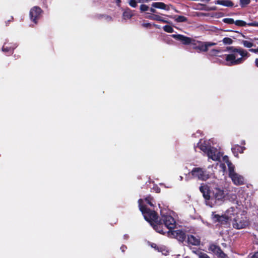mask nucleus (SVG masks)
I'll return each mask as SVG.
<instances>
[{"label": "nucleus", "instance_id": "a19ab883", "mask_svg": "<svg viewBox=\"0 0 258 258\" xmlns=\"http://www.w3.org/2000/svg\"><path fill=\"white\" fill-rule=\"evenodd\" d=\"M115 2L118 6H119L120 3H121L120 0H115Z\"/></svg>", "mask_w": 258, "mask_h": 258}, {"label": "nucleus", "instance_id": "c03bdc74", "mask_svg": "<svg viewBox=\"0 0 258 258\" xmlns=\"http://www.w3.org/2000/svg\"><path fill=\"white\" fill-rule=\"evenodd\" d=\"M143 26H144V27H148V26H150V23L144 24H143Z\"/></svg>", "mask_w": 258, "mask_h": 258}, {"label": "nucleus", "instance_id": "9d476101", "mask_svg": "<svg viewBox=\"0 0 258 258\" xmlns=\"http://www.w3.org/2000/svg\"><path fill=\"white\" fill-rule=\"evenodd\" d=\"M209 158L214 161H218L220 159L221 154L220 153L214 148H210L207 152Z\"/></svg>", "mask_w": 258, "mask_h": 258}, {"label": "nucleus", "instance_id": "cd10ccee", "mask_svg": "<svg viewBox=\"0 0 258 258\" xmlns=\"http://www.w3.org/2000/svg\"><path fill=\"white\" fill-rule=\"evenodd\" d=\"M163 29L165 31L168 32V33H172L173 32V28L169 25H166L164 26Z\"/></svg>", "mask_w": 258, "mask_h": 258}, {"label": "nucleus", "instance_id": "ea45409f", "mask_svg": "<svg viewBox=\"0 0 258 258\" xmlns=\"http://www.w3.org/2000/svg\"><path fill=\"white\" fill-rule=\"evenodd\" d=\"M149 10L150 11L152 12V13H155L156 12V10L153 8H149Z\"/></svg>", "mask_w": 258, "mask_h": 258}, {"label": "nucleus", "instance_id": "58836bf2", "mask_svg": "<svg viewBox=\"0 0 258 258\" xmlns=\"http://www.w3.org/2000/svg\"><path fill=\"white\" fill-rule=\"evenodd\" d=\"M220 167L223 168V171H225L226 170V167L225 166V164H221Z\"/></svg>", "mask_w": 258, "mask_h": 258}, {"label": "nucleus", "instance_id": "f03ea898", "mask_svg": "<svg viewBox=\"0 0 258 258\" xmlns=\"http://www.w3.org/2000/svg\"><path fill=\"white\" fill-rule=\"evenodd\" d=\"M206 205L210 207L222 205L225 201L226 194L223 189L215 184L202 185L200 188Z\"/></svg>", "mask_w": 258, "mask_h": 258}, {"label": "nucleus", "instance_id": "72a5a7b5", "mask_svg": "<svg viewBox=\"0 0 258 258\" xmlns=\"http://www.w3.org/2000/svg\"><path fill=\"white\" fill-rule=\"evenodd\" d=\"M147 203H148V204H149L150 206H153V204L150 201V198L148 197V198H147L145 199L144 200Z\"/></svg>", "mask_w": 258, "mask_h": 258}, {"label": "nucleus", "instance_id": "6ab92c4d", "mask_svg": "<svg viewBox=\"0 0 258 258\" xmlns=\"http://www.w3.org/2000/svg\"><path fill=\"white\" fill-rule=\"evenodd\" d=\"M138 3H142L141 0H130L128 4L130 6L133 8H136Z\"/></svg>", "mask_w": 258, "mask_h": 258}, {"label": "nucleus", "instance_id": "7c9ffc66", "mask_svg": "<svg viewBox=\"0 0 258 258\" xmlns=\"http://www.w3.org/2000/svg\"><path fill=\"white\" fill-rule=\"evenodd\" d=\"M234 23L236 25L239 26H245L246 24V23L244 21H242V20H237L235 22L234 21Z\"/></svg>", "mask_w": 258, "mask_h": 258}, {"label": "nucleus", "instance_id": "a211bd4d", "mask_svg": "<svg viewBox=\"0 0 258 258\" xmlns=\"http://www.w3.org/2000/svg\"><path fill=\"white\" fill-rule=\"evenodd\" d=\"M133 16L132 11L129 9H126L123 13V18L124 19H130Z\"/></svg>", "mask_w": 258, "mask_h": 258}, {"label": "nucleus", "instance_id": "37998d69", "mask_svg": "<svg viewBox=\"0 0 258 258\" xmlns=\"http://www.w3.org/2000/svg\"><path fill=\"white\" fill-rule=\"evenodd\" d=\"M255 66L258 67V58H256L255 60Z\"/></svg>", "mask_w": 258, "mask_h": 258}, {"label": "nucleus", "instance_id": "f8f14e48", "mask_svg": "<svg viewBox=\"0 0 258 258\" xmlns=\"http://www.w3.org/2000/svg\"><path fill=\"white\" fill-rule=\"evenodd\" d=\"M177 40L180 41L183 44L187 45L191 43L192 39L180 34H173L171 36Z\"/></svg>", "mask_w": 258, "mask_h": 258}, {"label": "nucleus", "instance_id": "7ed1b4c3", "mask_svg": "<svg viewBox=\"0 0 258 258\" xmlns=\"http://www.w3.org/2000/svg\"><path fill=\"white\" fill-rule=\"evenodd\" d=\"M227 49L231 51V53L225 55V60L229 62L230 66L240 64L243 61L244 57L249 56L247 51L242 48L228 47Z\"/></svg>", "mask_w": 258, "mask_h": 258}, {"label": "nucleus", "instance_id": "ddd939ff", "mask_svg": "<svg viewBox=\"0 0 258 258\" xmlns=\"http://www.w3.org/2000/svg\"><path fill=\"white\" fill-rule=\"evenodd\" d=\"M41 13V9L37 7L33 8L30 12V16L31 20L36 23V19L39 17Z\"/></svg>", "mask_w": 258, "mask_h": 258}, {"label": "nucleus", "instance_id": "5701e85b", "mask_svg": "<svg viewBox=\"0 0 258 258\" xmlns=\"http://www.w3.org/2000/svg\"><path fill=\"white\" fill-rule=\"evenodd\" d=\"M199 258H210V257L206 253L202 251H198L196 252Z\"/></svg>", "mask_w": 258, "mask_h": 258}, {"label": "nucleus", "instance_id": "de8ad7c7", "mask_svg": "<svg viewBox=\"0 0 258 258\" xmlns=\"http://www.w3.org/2000/svg\"><path fill=\"white\" fill-rule=\"evenodd\" d=\"M202 15H203V16H207L208 15L206 14H203Z\"/></svg>", "mask_w": 258, "mask_h": 258}, {"label": "nucleus", "instance_id": "b1692460", "mask_svg": "<svg viewBox=\"0 0 258 258\" xmlns=\"http://www.w3.org/2000/svg\"><path fill=\"white\" fill-rule=\"evenodd\" d=\"M220 52V50L216 49H213L209 53V54L210 56H218V54Z\"/></svg>", "mask_w": 258, "mask_h": 258}, {"label": "nucleus", "instance_id": "412c9836", "mask_svg": "<svg viewBox=\"0 0 258 258\" xmlns=\"http://www.w3.org/2000/svg\"><path fill=\"white\" fill-rule=\"evenodd\" d=\"M175 20L177 22H183L187 21V19L182 16H176L174 17Z\"/></svg>", "mask_w": 258, "mask_h": 258}, {"label": "nucleus", "instance_id": "09e8293b", "mask_svg": "<svg viewBox=\"0 0 258 258\" xmlns=\"http://www.w3.org/2000/svg\"><path fill=\"white\" fill-rule=\"evenodd\" d=\"M233 196H234V199H235V198H236L235 195H234Z\"/></svg>", "mask_w": 258, "mask_h": 258}, {"label": "nucleus", "instance_id": "f704fd0d", "mask_svg": "<svg viewBox=\"0 0 258 258\" xmlns=\"http://www.w3.org/2000/svg\"><path fill=\"white\" fill-rule=\"evenodd\" d=\"M248 25L251 26H257L258 27V23L253 22L248 24Z\"/></svg>", "mask_w": 258, "mask_h": 258}, {"label": "nucleus", "instance_id": "a18cd8bd", "mask_svg": "<svg viewBox=\"0 0 258 258\" xmlns=\"http://www.w3.org/2000/svg\"><path fill=\"white\" fill-rule=\"evenodd\" d=\"M160 21L163 22H164V23H168V22L166 20H164L163 18H162V20H160Z\"/></svg>", "mask_w": 258, "mask_h": 258}, {"label": "nucleus", "instance_id": "9b49d317", "mask_svg": "<svg viewBox=\"0 0 258 258\" xmlns=\"http://www.w3.org/2000/svg\"><path fill=\"white\" fill-rule=\"evenodd\" d=\"M191 45L192 46V48L195 49H197L200 51L202 52L207 51L205 42L196 41L193 39Z\"/></svg>", "mask_w": 258, "mask_h": 258}, {"label": "nucleus", "instance_id": "20e7f679", "mask_svg": "<svg viewBox=\"0 0 258 258\" xmlns=\"http://www.w3.org/2000/svg\"><path fill=\"white\" fill-rule=\"evenodd\" d=\"M242 212L240 208L236 207H232L228 209L226 213L221 216L213 214V218L215 221L221 222L222 224L226 223L229 219H233L238 215H242Z\"/></svg>", "mask_w": 258, "mask_h": 258}, {"label": "nucleus", "instance_id": "e433bc0d", "mask_svg": "<svg viewBox=\"0 0 258 258\" xmlns=\"http://www.w3.org/2000/svg\"><path fill=\"white\" fill-rule=\"evenodd\" d=\"M249 51L252 52L256 53L258 52V49H250Z\"/></svg>", "mask_w": 258, "mask_h": 258}, {"label": "nucleus", "instance_id": "0eeeda50", "mask_svg": "<svg viewBox=\"0 0 258 258\" xmlns=\"http://www.w3.org/2000/svg\"><path fill=\"white\" fill-rule=\"evenodd\" d=\"M229 176L231 178L233 183L236 185H241L244 183V178L242 176L237 174L234 171V168H230L229 171Z\"/></svg>", "mask_w": 258, "mask_h": 258}, {"label": "nucleus", "instance_id": "79ce46f5", "mask_svg": "<svg viewBox=\"0 0 258 258\" xmlns=\"http://www.w3.org/2000/svg\"><path fill=\"white\" fill-rule=\"evenodd\" d=\"M3 51H8L9 49L7 48H5V46H3Z\"/></svg>", "mask_w": 258, "mask_h": 258}, {"label": "nucleus", "instance_id": "393cba45", "mask_svg": "<svg viewBox=\"0 0 258 258\" xmlns=\"http://www.w3.org/2000/svg\"><path fill=\"white\" fill-rule=\"evenodd\" d=\"M242 43L243 46L245 47H247V48H251L253 45V44L252 42L246 41V40H243L242 41Z\"/></svg>", "mask_w": 258, "mask_h": 258}, {"label": "nucleus", "instance_id": "1a4fd4ad", "mask_svg": "<svg viewBox=\"0 0 258 258\" xmlns=\"http://www.w3.org/2000/svg\"><path fill=\"white\" fill-rule=\"evenodd\" d=\"M209 250L215 254L219 258H227V255L221 250L220 247L216 245H210L209 248Z\"/></svg>", "mask_w": 258, "mask_h": 258}, {"label": "nucleus", "instance_id": "39448f33", "mask_svg": "<svg viewBox=\"0 0 258 258\" xmlns=\"http://www.w3.org/2000/svg\"><path fill=\"white\" fill-rule=\"evenodd\" d=\"M234 227L237 229L245 228L248 225V222L245 216L242 214L241 216L238 215L234 218Z\"/></svg>", "mask_w": 258, "mask_h": 258}, {"label": "nucleus", "instance_id": "f257e3e1", "mask_svg": "<svg viewBox=\"0 0 258 258\" xmlns=\"http://www.w3.org/2000/svg\"><path fill=\"white\" fill-rule=\"evenodd\" d=\"M144 201L142 199L139 200L140 210L144 215L145 220L151 223L157 232L164 234L166 232L163 231V226L167 227L169 230L175 227L176 223L172 217L169 215H163L162 221L163 223L160 221H158L156 213L146 208L144 205Z\"/></svg>", "mask_w": 258, "mask_h": 258}, {"label": "nucleus", "instance_id": "f3484780", "mask_svg": "<svg viewBox=\"0 0 258 258\" xmlns=\"http://www.w3.org/2000/svg\"><path fill=\"white\" fill-rule=\"evenodd\" d=\"M152 6L155 8L166 10L167 9V6L163 3L156 2L152 4Z\"/></svg>", "mask_w": 258, "mask_h": 258}, {"label": "nucleus", "instance_id": "4be33fe9", "mask_svg": "<svg viewBox=\"0 0 258 258\" xmlns=\"http://www.w3.org/2000/svg\"><path fill=\"white\" fill-rule=\"evenodd\" d=\"M147 18L150 19H151V20H156V21H160V20H162V18L157 15H151V16H148Z\"/></svg>", "mask_w": 258, "mask_h": 258}, {"label": "nucleus", "instance_id": "c9c22d12", "mask_svg": "<svg viewBox=\"0 0 258 258\" xmlns=\"http://www.w3.org/2000/svg\"><path fill=\"white\" fill-rule=\"evenodd\" d=\"M251 258H258V251L253 254Z\"/></svg>", "mask_w": 258, "mask_h": 258}, {"label": "nucleus", "instance_id": "473e14b6", "mask_svg": "<svg viewBox=\"0 0 258 258\" xmlns=\"http://www.w3.org/2000/svg\"><path fill=\"white\" fill-rule=\"evenodd\" d=\"M205 45L206 47V51H207L209 47L214 46L216 45V43L214 42H205Z\"/></svg>", "mask_w": 258, "mask_h": 258}, {"label": "nucleus", "instance_id": "8fccbe9b", "mask_svg": "<svg viewBox=\"0 0 258 258\" xmlns=\"http://www.w3.org/2000/svg\"><path fill=\"white\" fill-rule=\"evenodd\" d=\"M257 40H258V38L257 39Z\"/></svg>", "mask_w": 258, "mask_h": 258}, {"label": "nucleus", "instance_id": "6e6552de", "mask_svg": "<svg viewBox=\"0 0 258 258\" xmlns=\"http://www.w3.org/2000/svg\"><path fill=\"white\" fill-rule=\"evenodd\" d=\"M166 232L169 237L175 238L179 241H182L185 238V233L180 230L172 231L170 229Z\"/></svg>", "mask_w": 258, "mask_h": 258}, {"label": "nucleus", "instance_id": "423d86ee", "mask_svg": "<svg viewBox=\"0 0 258 258\" xmlns=\"http://www.w3.org/2000/svg\"><path fill=\"white\" fill-rule=\"evenodd\" d=\"M191 173L194 177H197L203 180H206L209 178V175L206 174L203 169L200 168H194L192 170Z\"/></svg>", "mask_w": 258, "mask_h": 258}, {"label": "nucleus", "instance_id": "dca6fc26", "mask_svg": "<svg viewBox=\"0 0 258 258\" xmlns=\"http://www.w3.org/2000/svg\"><path fill=\"white\" fill-rule=\"evenodd\" d=\"M199 148L205 153H207L208 150L211 148L207 146L205 141L201 140L198 144Z\"/></svg>", "mask_w": 258, "mask_h": 258}, {"label": "nucleus", "instance_id": "2f4dec72", "mask_svg": "<svg viewBox=\"0 0 258 258\" xmlns=\"http://www.w3.org/2000/svg\"><path fill=\"white\" fill-rule=\"evenodd\" d=\"M223 21L227 24H231L234 23V21L232 18H225L223 19Z\"/></svg>", "mask_w": 258, "mask_h": 258}, {"label": "nucleus", "instance_id": "c85d7f7f", "mask_svg": "<svg viewBox=\"0 0 258 258\" xmlns=\"http://www.w3.org/2000/svg\"><path fill=\"white\" fill-rule=\"evenodd\" d=\"M250 2V0H240V5L241 7H244L248 5Z\"/></svg>", "mask_w": 258, "mask_h": 258}, {"label": "nucleus", "instance_id": "a878e982", "mask_svg": "<svg viewBox=\"0 0 258 258\" xmlns=\"http://www.w3.org/2000/svg\"><path fill=\"white\" fill-rule=\"evenodd\" d=\"M200 10L203 11H215L217 10V8L216 7H206L204 6V7L201 8L199 9Z\"/></svg>", "mask_w": 258, "mask_h": 258}, {"label": "nucleus", "instance_id": "4c0bfd02", "mask_svg": "<svg viewBox=\"0 0 258 258\" xmlns=\"http://www.w3.org/2000/svg\"><path fill=\"white\" fill-rule=\"evenodd\" d=\"M237 150L240 152V153H242L243 151V148L242 147H238V149Z\"/></svg>", "mask_w": 258, "mask_h": 258}, {"label": "nucleus", "instance_id": "c756f323", "mask_svg": "<svg viewBox=\"0 0 258 258\" xmlns=\"http://www.w3.org/2000/svg\"><path fill=\"white\" fill-rule=\"evenodd\" d=\"M140 9L141 12H145L149 10V7L146 5H141L140 7Z\"/></svg>", "mask_w": 258, "mask_h": 258}, {"label": "nucleus", "instance_id": "49530a36", "mask_svg": "<svg viewBox=\"0 0 258 258\" xmlns=\"http://www.w3.org/2000/svg\"><path fill=\"white\" fill-rule=\"evenodd\" d=\"M182 179V176H180V180H181Z\"/></svg>", "mask_w": 258, "mask_h": 258}, {"label": "nucleus", "instance_id": "bb28decb", "mask_svg": "<svg viewBox=\"0 0 258 258\" xmlns=\"http://www.w3.org/2000/svg\"><path fill=\"white\" fill-rule=\"evenodd\" d=\"M223 42L225 45H229L233 43V40L230 38L225 37L223 39Z\"/></svg>", "mask_w": 258, "mask_h": 258}, {"label": "nucleus", "instance_id": "aec40b11", "mask_svg": "<svg viewBox=\"0 0 258 258\" xmlns=\"http://www.w3.org/2000/svg\"><path fill=\"white\" fill-rule=\"evenodd\" d=\"M223 162H224V163L227 164L229 171L230 170V168H234V167L233 166L232 164L229 161L228 158L227 156H224L223 157Z\"/></svg>", "mask_w": 258, "mask_h": 258}, {"label": "nucleus", "instance_id": "2eb2a0df", "mask_svg": "<svg viewBox=\"0 0 258 258\" xmlns=\"http://www.w3.org/2000/svg\"><path fill=\"white\" fill-rule=\"evenodd\" d=\"M215 4L223 6L231 7L233 6V3L230 0H217L215 2Z\"/></svg>", "mask_w": 258, "mask_h": 258}, {"label": "nucleus", "instance_id": "4468645a", "mask_svg": "<svg viewBox=\"0 0 258 258\" xmlns=\"http://www.w3.org/2000/svg\"><path fill=\"white\" fill-rule=\"evenodd\" d=\"M187 241L189 244L193 245H198L200 243V239L199 237L192 235L188 236Z\"/></svg>", "mask_w": 258, "mask_h": 258}]
</instances>
